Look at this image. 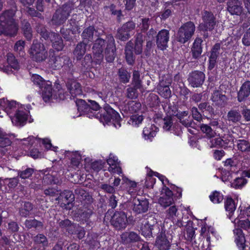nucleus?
I'll list each match as a JSON object with an SVG mask.
<instances>
[{"label":"nucleus","instance_id":"obj_1","mask_svg":"<svg viewBox=\"0 0 250 250\" xmlns=\"http://www.w3.org/2000/svg\"><path fill=\"white\" fill-rule=\"evenodd\" d=\"M15 14L14 10H8L0 15V35L4 34L10 36L16 35L18 26L13 19Z\"/></svg>","mask_w":250,"mask_h":250},{"label":"nucleus","instance_id":"obj_2","mask_svg":"<svg viewBox=\"0 0 250 250\" xmlns=\"http://www.w3.org/2000/svg\"><path fill=\"white\" fill-rule=\"evenodd\" d=\"M74 8V3L68 2L58 8L52 16L51 21L52 24L58 26L63 24Z\"/></svg>","mask_w":250,"mask_h":250},{"label":"nucleus","instance_id":"obj_3","mask_svg":"<svg viewBox=\"0 0 250 250\" xmlns=\"http://www.w3.org/2000/svg\"><path fill=\"white\" fill-rule=\"evenodd\" d=\"M28 53L31 59L38 62L44 61L48 56V51L44 45L36 40H33Z\"/></svg>","mask_w":250,"mask_h":250},{"label":"nucleus","instance_id":"obj_4","mask_svg":"<svg viewBox=\"0 0 250 250\" xmlns=\"http://www.w3.org/2000/svg\"><path fill=\"white\" fill-rule=\"evenodd\" d=\"M195 25L192 21H188L183 24L178 29L177 34L178 42L185 43L188 41L194 35Z\"/></svg>","mask_w":250,"mask_h":250},{"label":"nucleus","instance_id":"obj_5","mask_svg":"<svg viewBox=\"0 0 250 250\" xmlns=\"http://www.w3.org/2000/svg\"><path fill=\"white\" fill-rule=\"evenodd\" d=\"M95 118L99 119L104 125L111 120L118 122L121 119L119 114L109 105L104 106L103 113L98 112L95 114Z\"/></svg>","mask_w":250,"mask_h":250},{"label":"nucleus","instance_id":"obj_6","mask_svg":"<svg viewBox=\"0 0 250 250\" xmlns=\"http://www.w3.org/2000/svg\"><path fill=\"white\" fill-rule=\"evenodd\" d=\"M49 64L56 69L64 67L66 70L72 65L70 59L66 55L52 56L49 59Z\"/></svg>","mask_w":250,"mask_h":250},{"label":"nucleus","instance_id":"obj_7","mask_svg":"<svg viewBox=\"0 0 250 250\" xmlns=\"http://www.w3.org/2000/svg\"><path fill=\"white\" fill-rule=\"evenodd\" d=\"M203 22L199 25V28L203 31H212L216 23V18L210 12L205 11L202 14Z\"/></svg>","mask_w":250,"mask_h":250},{"label":"nucleus","instance_id":"obj_8","mask_svg":"<svg viewBox=\"0 0 250 250\" xmlns=\"http://www.w3.org/2000/svg\"><path fill=\"white\" fill-rule=\"evenodd\" d=\"M104 45V40L100 38H98L94 42L92 49L94 61L97 64H100L103 60V52Z\"/></svg>","mask_w":250,"mask_h":250},{"label":"nucleus","instance_id":"obj_9","mask_svg":"<svg viewBox=\"0 0 250 250\" xmlns=\"http://www.w3.org/2000/svg\"><path fill=\"white\" fill-rule=\"evenodd\" d=\"M126 214L123 211L114 213L111 220V224L117 230L125 229L127 224Z\"/></svg>","mask_w":250,"mask_h":250},{"label":"nucleus","instance_id":"obj_10","mask_svg":"<svg viewBox=\"0 0 250 250\" xmlns=\"http://www.w3.org/2000/svg\"><path fill=\"white\" fill-rule=\"evenodd\" d=\"M171 242V238L167 235L165 231L162 230L157 233L155 240V246L160 250H169Z\"/></svg>","mask_w":250,"mask_h":250},{"label":"nucleus","instance_id":"obj_11","mask_svg":"<svg viewBox=\"0 0 250 250\" xmlns=\"http://www.w3.org/2000/svg\"><path fill=\"white\" fill-rule=\"evenodd\" d=\"M205 79V74L199 71H194L189 74L188 81L193 87H199L202 85Z\"/></svg>","mask_w":250,"mask_h":250},{"label":"nucleus","instance_id":"obj_12","mask_svg":"<svg viewBox=\"0 0 250 250\" xmlns=\"http://www.w3.org/2000/svg\"><path fill=\"white\" fill-rule=\"evenodd\" d=\"M210 99L214 105L221 107L227 104L228 100L227 97L216 88L213 90Z\"/></svg>","mask_w":250,"mask_h":250},{"label":"nucleus","instance_id":"obj_13","mask_svg":"<svg viewBox=\"0 0 250 250\" xmlns=\"http://www.w3.org/2000/svg\"><path fill=\"white\" fill-rule=\"evenodd\" d=\"M132 209L137 214L145 213L148 210L149 202L146 199L134 198L132 203Z\"/></svg>","mask_w":250,"mask_h":250},{"label":"nucleus","instance_id":"obj_14","mask_svg":"<svg viewBox=\"0 0 250 250\" xmlns=\"http://www.w3.org/2000/svg\"><path fill=\"white\" fill-rule=\"evenodd\" d=\"M161 195L162 196L158 200V203L161 206L166 208L173 204V193L168 188L165 187L163 188Z\"/></svg>","mask_w":250,"mask_h":250},{"label":"nucleus","instance_id":"obj_15","mask_svg":"<svg viewBox=\"0 0 250 250\" xmlns=\"http://www.w3.org/2000/svg\"><path fill=\"white\" fill-rule=\"evenodd\" d=\"M169 39V31L162 29L160 31L156 36V44L161 50H164L167 47Z\"/></svg>","mask_w":250,"mask_h":250},{"label":"nucleus","instance_id":"obj_16","mask_svg":"<svg viewBox=\"0 0 250 250\" xmlns=\"http://www.w3.org/2000/svg\"><path fill=\"white\" fill-rule=\"evenodd\" d=\"M140 236L134 231H125L121 235V242L124 245H128L140 240Z\"/></svg>","mask_w":250,"mask_h":250},{"label":"nucleus","instance_id":"obj_17","mask_svg":"<svg viewBox=\"0 0 250 250\" xmlns=\"http://www.w3.org/2000/svg\"><path fill=\"white\" fill-rule=\"evenodd\" d=\"M116 47L113 37H110L108 43L105 49V59L108 62H112L115 58Z\"/></svg>","mask_w":250,"mask_h":250},{"label":"nucleus","instance_id":"obj_18","mask_svg":"<svg viewBox=\"0 0 250 250\" xmlns=\"http://www.w3.org/2000/svg\"><path fill=\"white\" fill-rule=\"evenodd\" d=\"M118 160L116 157L110 154L109 158L107 160V163L109 166L108 167L109 172L120 174L122 173V170Z\"/></svg>","mask_w":250,"mask_h":250},{"label":"nucleus","instance_id":"obj_19","mask_svg":"<svg viewBox=\"0 0 250 250\" xmlns=\"http://www.w3.org/2000/svg\"><path fill=\"white\" fill-rule=\"evenodd\" d=\"M76 104L77 106V109L80 113L85 114L87 117L92 118H95V114H92L90 111V107L85 101L82 99H78L76 101Z\"/></svg>","mask_w":250,"mask_h":250},{"label":"nucleus","instance_id":"obj_20","mask_svg":"<svg viewBox=\"0 0 250 250\" xmlns=\"http://www.w3.org/2000/svg\"><path fill=\"white\" fill-rule=\"evenodd\" d=\"M235 234V242L240 250H247V246L245 244L246 240L242 230L240 229H236L233 230Z\"/></svg>","mask_w":250,"mask_h":250},{"label":"nucleus","instance_id":"obj_21","mask_svg":"<svg viewBox=\"0 0 250 250\" xmlns=\"http://www.w3.org/2000/svg\"><path fill=\"white\" fill-rule=\"evenodd\" d=\"M66 86L69 91L70 94L73 97L80 95L82 94V90L80 83L75 81H68L66 83Z\"/></svg>","mask_w":250,"mask_h":250},{"label":"nucleus","instance_id":"obj_22","mask_svg":"<svg viewBox=\"0 0 250 250\" xmlns=\"http://www.w3.org/2000/svg\"><path fill=\"white\" fill-rule=\"evenodd\" d=\"M250 94V81L245 82L241 86L237 94V99L239 102L246 100Z\"/></svg>","mask_w":250,"mask_h":250},{"label":"nucleus","instance_id":"obj_23","mask_svg":"<svg viewBox=\"0 0 250 250\" xmlns=\"http://www.w3.org/2000/svg\"><path fill=\"white\" fill-rule=\"evenodd\" d=\"M50 40L52 47L57 51L62 50L64 46L61 37L57 33L51 32L50 34Z\"/></svg>","mask_w":250,"mask_h":250},{"label":"nucleus","instance_id":"obj_24","mask_svg":"<svg viewBox=\"0 0 250 250\" xmlns=\"http://www.w3.org/2000/svg\"><path fill=\"white\" fill-rule=\"evenodd\" d=\"M228 10L231 15H239L242 12V7L238 0H230L228 2Z\"/></svg>","mask_w":250,"mask_h":250},{"label":"nucleus","instance_id":"obj_25","mask_svg":"<svg viewBox=\"0 0 250 250\" xmlns=\"http://www.w3.org/2000/svg\"><path fill=\"white\" fill-rule=\"evenodd\" d=\"M133 43L131 41L127 42L125 47V59L128 64L132 65L135 60V57L133 53Z\"/></svg>","mask_w":250,"mask_h":250},{"label":"nucleus","instance_id":"obj_26","mask_svg":"<svg viewBox=\"0 0 250 250\" xmlns=\"http://www.w3.org/2000/svg\"><path fill=\"white\" fill-rule=\"evenodd\" d=\"M87 43L81 42L77 44L74 51L73 54L77 60L82 59L86 51Z\"/></svg>","mask_w":250,"mask_h":250},{"label":"nucleus","instance_id":"obj_27","mask_svg":"<svg viewBox=\"0 0 250 250\" xmlns=\"http://www.w3.org/2000/svg\"><path fill=\"white\" fill-rule=\"evenodd\" d=\"M158 128L154 125L149 124L143 130V135L145 139L151 140L155 136Z\"/></svg>","mask_w":250,"mask_h":250},{"label":"nucleus","instance_id":"obj_28","mask_svg":"<svg viewBox=\"0 0 250 250\" xmlns=\"http://www.w3.org/2000/svg\"><path fill=\"white\" fill-rule=\"evenodd\" d=\"M95 32L96 31L93 26H90L85 29L82 34L83 39V42L86 43L92 42L94 39Z\"/></svg>","mask_w":250,"mask_h":250},{"label":"nucleus","instance_id":"obj_29","mask_svg":"<svg viewBox=\"0 0 250 250\" xmlns=\"http://www.w3.org/2000/svg\"><path fill=\"white\" fill-rule=\"evenodd\" d=\"M202 40L201 39L196 38L193 43L191 52L192 57L194 59H198L201 56L202 52Z\"/></svg>","mask_w":250,"mask_h":250},{"label":"nucleus","instance_id":"obj_30","mask_svg":"<svg viewBox=\"0 0 250 250\" xmlns=\"http://www.w3.org/2000/svg\"><path fill=\"white\" fill-rule=\"evenodd\" d=\"M24 225L28 229H35L37 230H42L43 227L42 222L35 219L26 220Z\"/></svg>","mask_w":250,"mask_h":250},{"label":"nucleus","instance_id":"obj_31","mask_svg":"<svg viewBox=\"0 0 250 250\" xmlns=\"http://www.w3.org/2000/svg\"><path fill=\"white\" fill-rule=\"evenodd\" d=\"M42 89V97L43 100L46 102L49 101L52 96V87L51 83L47 82L44 84Z\"/></svg>","mask_w":250,"mask_h":250},{"label":"nucleus","instance_id":"obj_32","mask_svg":"<svg viewBox=\"0 0 250 250\" xmlns=\"http://www.w3.org/2000/svg\"><path fill=\"white\" fill-rule=\"evenodd\" d=\"M227 119L229 122L232 123H236L240 122L242 116L238 110L231 109L229 111L227 115Z\"/></svg>","mask_w":250,"mask_h":250},{"label":"nucleus","instance_id":"obj_33","mask_svg":"<svg viewBox=\"0 0 250 250\" xmlns=\"http://www.w3.org/2000/svg\"><path fill=\"white\" fill-rule=\"evenodd\" d=\"M144 38V36L141 33H138L135 36L134 50L136 54L139 55L142 52Z\"/></svg>","mask_w":250,"mask_h":250},{"label":"nucleus","instance_id":"obj_34","mask_svg":"<svg viewBox=\"0 0 250 250\" xmlns=\"http://www.w3.org/2000/svg\"><path fill=\"white\" fill-rule=\"evenodd\" d=\"M33 209V205L29 202H23L21 208L19 209L20 215L22 217H26L30 214V212Z\"/></svg>","mask_w":250,"mask_h":250},{"label":"nucleus","instance_id":"obj_35","mask_svg":"<svg viewBox=\"0 0 250 250\" xmlns=\"http://www.w3.org/2000/svg\"><path fill=\"white\" fill-rule=\"evenodd\" d=\"M157 89L158 93L165 98H169L171 96V90L168 85H165L163 82L160 83L157 87Z\"/></svg>","mask_w":250,"mask_h":250},{"label":"nucleus","instance_id":"obj_36","mask_svg":"<svg viewBox=\"0 0 250 250\" xmlns=\"http://www.w3.org/2000/svg\"><path fill=\"white\" fill-rule=\"evenodd\" d=\"M21 29L25 37L28 40H31L32 38V30L30 23L25 20L21 21Z\"/></svg>","mask_w":250,"mask_h":250},{"label":"nucleus","instance_id":"obj_37","mask_svg":"<svg viewBox=\"0 0 250 250\" xmlns=\"http://www.w3.org/2000/svg\"><path fill=\"white\" fill-rule=\"evenodd\" d=\"M238 150L242 152H250V143L245 139L236 141Z\"/></svg>","mask_w":250,"mask_h":250},{"label":"nucleus","instance_id":"obj_38","mask_svg":"<svg viewBox=\"0 0 250 250\" xmlns=\"http://www.w3.org/2000/svg\"><path fill=\"white\" fill-rule=\"evenodd\" d=\"M34 242L40 245L44 249L48 246V241L47 237L43 234H38L33 238Z\"/></svg>","mask_w":250,"mask_h":250},{"label":"nucleus","instance_id":"obj_39","mask_svg":"<svg viewBox=\"0 0 250 250\" xmlns=\"http://www.w3.org/2000/svg\"><path fill=\"white\" fill-rule=\"evenodd\" d=\"M76 15H73L72 18L69 21L67 25L68 29L72 31L73 34L80 33V28L78 22L74 18Z\"/></svg>","mask_w":250,"mask_h":250},{"label":"nucleus","instance_id":"obj_40","mask_svg":"<svg viewBox=\"0 0 250 250\" xmlns=\"http://www.w3.org/2000/svg\"><path fill=\"white\" fill-rule=\"evenodd\" d=\"M131 85L132 87L137 89H141L142 88V82L140 79V74L138 71H133Z\"/></svg>","mask_w":250,"mask_h":250},{"label":"nucleus","instance_id":"obj_41","mask_svg":"<svg viewBox=\"0 0 250 250\" xmlns=\"http://www.w3.org/2000/svg\"><path fill=\"white\" fill-rule=\"evenodd\" d=\"M118 74L120 81L124 83H126L129 82L131 75L126 69L121 68L119 69Z\"/></svg>","mask_w":250,"mask_h":250},{"label":"nucleus","instance_id":"obj_42","mask_svg":"<svg viewBox=\"0 0 250 250\" xmlns=\"http://www.w3.org/2000/svg\"><path fill=\"white\" fill-rule=\"evenodd\" d=\"M166 210V217L170 220L175 219L178 215V208L175 205H171Z\"/></svg>","mask_w":250,"mask_h":250},{"label":"nucleus","instance_id":"obj_43","mask_svg":"<svg viewBox=\"0 0 250 250\" xmlns=\"http://www.w3.org/2000/svg\"><path fill=\"white\" fill-rule=\"evenodd\" d=\"M210 147H222L224 146V144L227 143L223 138L220 137L210 138Z\"/></svg>","mask_w":250,"mask_h":250},{"label":"nucleus","instance_id":"obj_44","mask_svg":"<svg viewBox=\"0 0 250 250\" xmlns=\"http://www.w3.org/2000/svg\"><path fill=\"white\" fill-rule=\"evenodd\" d=\"M11 141L9 136L0 128V147H4L11 145Z\"/></svg>","mask_w":250,"mask_h":250},{"label":"nucleus","instance_id":"obj_45","mask_svg":"<svg viewBox=\"0 0 250 250\" xmlns=\"http://www.w3.org/2000/svg\"><path fill=\"white\" fill-rule=\"evenodd\" d=\"M200 129L203 133L206 134V136L208 138L214 137L216 134L215 131L212 130L211 127L206 124H201L200 125Z\"/></svg>","mask_w":250,"mask_h":250},{"label":"nucleus","instance_id":"obj_46","mask_svg":"<svg viewBox=\"0 0 250 250\" xmlns=\"http://www.w3.org/2000/svg\"><path fill=\"white\" fill-rule=\"evenodd\" d=\"M13 120L16 122V125H21L26 121L27 118L23 112L19 111L16 112Z\"/></svg>","mask_w":250,"mask_h":250},{"label":"nucleus","instance_id":"obj_47","mask_svg":"<svg viewBox=\"0 0 250 250\" xmlns=\"http://www.w3.org/2000/svg\"><path fill=\"white\" fill-rule=\"evenodd\" d=\"M7 61L10 68L15 70L19 68V65L17 60L12 54H8L7 55Z\"/></svg>","mask_w":250,"mask_h":250},{"label":"nucleus","instance_id":"obj_48","mask_svg":"<svg viewBox=\"0 0 250 250\" xmlns=\"http://www.w3.org/2000/svg\"><path fill=\"white\" fill-rule=\"evenodd\" d=\"M234 223L237 225L238 227H240L244 230H249L250 229V221L248 219L241 220L238 219H235Z\"/></svg>","mask_w":250,"mask_h":250},{"label":"nucleus","instance_id":"obj_49","mask_svg":"<svg viewBox=\"0 0 250 250\" xmlns=\"http://www.w3.org/2000/svg\"><path fill=\"white\" fill-rule=\"evenodd\" d=\"M225 208L226 211L230 213L233 212L235 209L236 206L234 200L231 198H227L225 202Z\"/></svg>","mask_w":250,"mask_h":250},{"label":"nucleus","instance_id":"obj_50","mask_svg":"<svg viewBox=\"0 0 250 250\" xmlns=\"http://www.w3.org/2000/svg\"><path fill=\"white\" fill-rule=\"evenodd\" d=\"M34 169L32 168H27L23 170L18 171V177L23 179L29 178L34 172Z\"/></svg>","mask_w":250,"mask_h":250},{"label":"nucleus","instance_id":"obj_51","mask_svg":"<svg viewBox=\"0 0 250 250\" xmlns=\"http://www.w3.org/2000/svg\"><path fill=\"white\" fill-rule=\"evenodd\" d=\"M18 176L12 178H6L4 179L3 183L6 185L9 188H15L19 183Z\"/></svg>","mask_w":250,"mask_h":250},{"label":"nucleus","instance_id":"obj_52","mask_svg":"<svg viewBox=\"0 0 250 250\" xmlns=\"http://www.w3.org/2000/svg\"><path fill=\"white\" fill-rule=\"evenodd\" d=\"M31 80L35 84L37 85L40 88L43 87L44 84L47 82L37 74H33L31 77Z\"/></svg>","mask_w":250,"mask_h":250},{"label":"nucleus","instance_id":"obj_53","mask_svg":"<svg viewBox=\"0 0 250 250\" xmlns=\"http://www.w3.org/2000/svg\"><path fill=\"white\" fill-rule=\"evenodd\" d=\"M153 228L152 227L146 225L145 222H143L142 223V227H141V230L142 234L146 237L152 236V230Z\"/></svg>","mask_w":250,"mask_h":250},{"label":"nucleus","instance_id":"obj_54","mask_svg":"<svg viewBox=\"0 0 250 250\" xmlns=\"http://www.w3.org/2000/svg\"><path fill=\"white\" fill-rule=\"evenodd\" d=\"M117 38L123 41H125L127 40L130 37V33L125 30L122 29L121 27L118 30L117 34Z\"/></svg>","mask_w":250,"mask_h":250},{"label":"nucleus","instance_id":"obj_55","mask_svg":"<svg viewBox=\"0 0 250 250\" xmlns=\"http://www.w3.org/2000/svg\"><path fill=\"white\" fill-rule=\"evenodd\" d=\"M137 89L132 86L128 87L126 90V96L130 99H135L138 96Z\"/></svg>","mask_w":250,"mask_h":250},{"label":"nucleus","instance_id":"obj_56","mask_svg":"<svg viewBox=\"0 0 250 250\" xmlns=\"http://www.w3.org/2000/svg\"><path fill=\"white\" fill-rule=\"evenodd\" d=\"M37 31L40 34L41 37L45 40L49 39L50 33H48L44 26L42 24H39L37 26Z\"/></svg>","mask_w":250,"mask_h":250},{"label":"nucleus","instance_id":"obj_57","mask_svg":"<svg viewBox=\"0 0 250 250\" xmlns=\"http://www.w3.org/2000/svg\"><path fill=\"white\" fill-rule=\"evenodd\" d=\"M25 42L23 41L20 40L17 42L14 45V50L18 52L21 56L24 55L23 51L24 48Z\"/></svg>","mask_w":250,"mask_h":250},{"label":"nucleus","instance_id":"obj_58","mask_svg":"<svg viewBox=\"0 0 250 250\" xmlns=\"http://www.w3.org/2000/svg\"><path fill=\"white\" fill-rule=\"evenodd\" d=\"M209 198L213 203L217 204L223 201V196L219 192L215 191L210 195Z\"/></svg>","mask_w":250,"mask_h":250},{"label":"nucleus","instance_id":"obj_59","mask_svg":"<svg viewBox=\"0 0 250 250\" xmlns=\"http://www.w3.org/2000/svg\"><path fill=\"white\" fill-rule=\"evenodd\" d=\"M151 20L149 18H143L140 23L139 27L141 31L146 32L148 29L150 24Z\"/></svg>","mask_w":250,"mask_h":250},{"label":"nucleus","instance_id":"obj_60","mask_svg":"<svg viewBox=\"0 0 250 250\" xmlns=\"http://www.w3.org/2000/svg\"><path fill=\"white\" fill-rule=\"evenodd\" d=\"M63 200L64 198L66 201H68V203L70 202H72L74 200V196L72 192L69 190H64L60 194V198Z\"/></svg>","mask_w":250,"mask_h":250},{"label":"nucleus","instance_id":"obj_61","mask_svg":"<svg viewBox=\"0 0 250 250\" xmlns=\"http://www.w3.org/2000/svg\"><path fill=\"white\" fill-rule=\"evenodd\" d=\"M104 164L105 163L101 160L95 161L91 164V167L94 171L98 172L104 167Z\"/></svg>","mask_w":250,"mask_h":250},{"label":"nucleus","instance_id":"obj_62","mask_svg":"<svg viewBox=\"0 0 250 250\" xmlns=\"http://www.w3.org/2000/svg\"><path fill=\"white\" fill-rule=\"evenodd\" d=\"M198 107L202 111L206 110L210 114L214 113V109L213 107L207 102L200 103L198 105Z\"/></svg>","mask_w":250,"mask_h":250},{"label":"nucleus","instance_id":"obj_63","mask_svg":"<svg viewBox=\"0 0 250 250\" xmlns=\"http://www.w3.org/2000/svg\"><path fill=\"white\" fill-rule=\"evenodd\" d=\"M144 222H146V224L152 227L153 228L155 227L156 226L157 221L156 218L154 215H150L147 217Z\"/></svg>","mask_w":250,"mask_h":250},{"label":"nucleus","instance_id":"obj_64","mask_svg":"<svg viewBox=\"0 0 250 250\" xmlns=\"http://www.w3.org/2000/svg\"><path fill=\"white\" fill-rule=\"evenodd\" d=\"M100 188L104 192L107 193L113 194L115 192V188L108 184H102Z\"/></svg>","mask_w":250,"mask_h":250}]
</instances>
